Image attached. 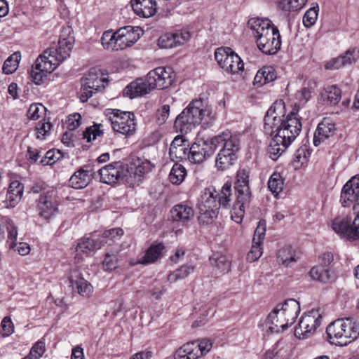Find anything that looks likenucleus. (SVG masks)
Masks as SVG:
<instances>
[{
	"instance_id": "nucleus-43",
	"label": "nucleus",
	"mask_w": 359,
	"mask_h": 359,
	"mask_svg": "<svg viewBox=\"0 0 359 359\" xmlns=\"http://www.w3.org/2000/svg\"><path fill=\"white\" fill-rule=\"evenodd\" d=\"M136 172H134V170L128 165L123 164V175H122V180L121 182L126 184H128L129 187H134L135 185H139L140 182H142V179H137L136 177Z\"/></svg>"
},
{
	"instance_id": "nucleus-57",
	"label": "nucleus",
	"mask_w": 359,
	"mask_h": 359,
	"mask_svg": "<svg viewBox=\"0 0 359 359\" xmlns=\"http://www.w3.org/2000/svg\"><path fill=\"white\" fill-rule=\"evenodd\" d=\"M95 241L89 238H83L81 239L76 246V252L78 253H88L94 250L95 248Z\"/></svg>"
},
{
	"instance_id": "nucleus-31",
	"label": "nucleus",
	"mask_w": 359,
	"mask_h": 359,
	"mask_svg": "<svg viewBox=\"0 0 359 359\" xmlns=\"http://www.w3.org/2000/svg\"><path fill=\"white\" fill-rule=\"evenodd\" d=\"M172 219L174 221L187 222L193 218L194 211L192 207L187 204H177L170 211Z\"/></svg>"
},
{
	"instance_id": "nucleus-9",
	"label": "nucleus",
	"mask_w": 359,
	"mask_h": 359,
	"mask_svg": "<svg viewBox=\"0 0 359 359\" xmlns=\"http://www.w3.org/2000/svg\"><path fill=\"white\" fill-rule=\"evenodd\" d=\"M212 342L207 339L184 344L175 354V359H198L212 348Z\"/></svg>"
},
{
	"instance_id": "nucleus-11",
	"label": "nucleus",
	"mask_w": 359,
	"mask_h": 359,
	"mask_svg": "<svg viewBox=\"0 0 359 359\" xmlns=\"http://www.w3.org/2000/svg\"><path fill=\"white\" fill-rule=\"evenodd\" d=\"M301 118L297 115L294 109L284 118L282 130L277 135H280L286 141L292 143L299 135L302 125Z\"/></svg>"
},
{
	"instance_id": "nucleus-6",
	"label": "nucleus",
	"mask_w": 359,
	"mask_h": 359,
	"mask_svg": "<svg viewBox=\"0 0 359 359\" xmlns=\"http://www.w3.org/2000/svg\"><path fill=\"white\" fill-rule=\"evenodd\" d=\"M107 79L103 76L100 70L95 68L90 69L83 78L81 89L80 100L85 102L91 97L93 93L104 89Z\"/></svg>"
},
{
	"instance_id": "nucleus-4",
	"label": "nucleus",
	"mask_w": 359,
	"mask_h": 359,
	"mask_svg": "<svg viewBox=\"0 0 359 359\" xmlns=\"http://www.w3.org/2000/svg\"><path fill=\"white\" fill-rule=\"evenodd\" d=\"M234 189L236 194V201L233 205V210L238 215V217H243L245 206L250 203L252 197L249 186V172L246 170L242 169L237 172Z\"/></svg>"
},
{
	"instance_id": "nucleus-60",
	"label": "nucleus",
	"mask_w": 359,
	"mask_h": 359,
	"mask_svg": "<svg viewBox=\"0 0 359 359\" xmlns=\"http://www.w3.org/2000/svg\"><path fill=\"white\" fill-rule=\"evenodd\" d=\"M45 350V343L42 341H38L31 348L28 358L31 359H38L42 356Z\"/></svg>"
},
{
	"instance_id": "nucleus-2",
	"label": "nucleus",
	"mask_w": 359,
	"mask_h": 359,
	"mask_svg": "<svg viewBox=\"0 0 359 359\" xmlns=\"http://www.w3.org/2000/svg\"><path fill=\"white\" fill-rule=\"evenodd\" d=\"M210 114L211 109L205 104L202 99L194 100L177 116L174 128L177 132L187 134L203 119H210Z\"/></svg>"
},
{
	"instance_id": "nucleus-33",
	"label": "nucleus",
	"mask_w": 359,
	"mask_h": 359,
	"mask_svg": "<svg viewBox=\"0 0 359 359\" xmlns=\"http://www.w3.org/2000/svg\"><path fill=\"white\" fill-rule=\"evenodd\" d=\"M59 64L48 55V51L46 50L39 56L34 63L36 69L43 71L47 75L50 74Z\"/></svg>"
},
{
	"instance_id": "nucleus-29",
	"label": "nucleus",
	"mask_w": 359,
	"mask_h": 359,
	"mask_svg": "<svg viewBox=\"0 0 359 359\" xmlns=\"http://www.w3.org/2000/svg\"><path fill=\"white\" fill-rule=\"evenodd\" d=\"M24 191L23 184L18 180L11 182L8 188L6 202L7 207L14 208L21 200Z\"/></svg>"
},
{
	"instance_id": "nucleus-41",
	"label": "nucleus",
	"mask_w": 359,
	"mask_h": 359,
	"mask_svg": "<svg viewBox=\"0 0 359 359\" xmlns=\"http://www.w3.org/2000/svg\"><path fill=\"white\" fill-rule=\"evenodd\" d=\"M72 34L73 30L71 27H67L62 29L58 41V45L60 46V48L66 50V49L69 48V51L72 50L74 43V36Z\"/></svg>"
},
{
	"instance_id": "nucleus-12",
	"label": "nucleus",
	"mask_w": 359,
	"mask_h": 359,
	"mask_svg": "<svg viewBox=\"0 0 359 359\" xmlns=\"http://www.w3.org/2000/svg\"><path fill=\"white\" fill-rule=\"evenodd\" d=\"M212 144L215 150L222 147L220 150L231 154H237L240 149V139L236 135H233L229 130L223 131L221 134L212 137Z\"/></svg>"
},
{
	"instance_id": "nucleus-32",
	"label": "nucleus",
	"mask_w": 359,
	"mask_h": 359,
	"mask_svg": "<svg viewBox=\"0 0 359 359\" xmlns=\"http://www.w3.org/2000/svg\"><path fill=\"white\" fill-rule=\"evenodd\" d=\"M164 245L161 243H154L145 252L144 255L139 258L137 263L142 264H149L154 263L161 257Z\"/></svg>"
},
{
	"instance_id": "nucleus-1",
	"label": "nucleus",
	"mask_w": 359,
	"mask_h": 359,
	"mask_svg": "<svg viewBox=\"0 0 359 359\" xmlns=\"http://www.w3.org/2000/svg\"><path fill=\"white\" fill-rule=\"evenodd\" d=\"M326 333L332 344L347 346L359 337V321L354 316L337 319L327 327Z\"/></svg>"
},
{
	"instance_id": "nucleus-37",
	"label": "nucleus",
	"mask_w": 359,
	"mask_h": 359,
	"mask_svg": "<svg viewBox=\"0 0 359 359\" xmlns=\"http://www.w3.org/2000/svg\"><path fill=\"white\" fill-rule=\"evenodd\" d=\"M222 69L226 72L234 74L243 70L244 63L241 58L236 53L233 52L224 64Z\"/></svg>"
},
{
	"instance_id": "nucleus-63",
	"label": "nucleus",
	"mask_w": 359,
	"mask_h": 359,
	"mask_svg": "<svg viewBox=\"0 0 359 359\" xmlns=\"http://www.w3.org/2000/svg\"><path fill=\"white\" fill-rule=\"evenodd\" d=\"M51 189H55L52 187H49L44 182H37L32 187L31 191L34 194L41 193V195H47V192L50 191Z\"/></svg>"
},
{
	"instance_id": "nucleus-16",
	"label": "nucleus",
	"mask_w": 359,
	"mask_h": 359,
	"mask_svg": "<svg viewBox=\"0 0 359 359\" xmlns=\"http://www.w3.org/2000/svg\"><path fill=\"white\" fill-rule=\"evenodd\" d=\"M191 38V33L186 29L176 30L161 35L158 39V46L161 48H172L184 44Z\"/></svg>"
},
{
	"instance_id": "nucleus-10",
	"label": "nucleus",
	"mask_w": 359,
	"mask_h": 359,
	"mask_svg": "<svg viewBox=\"0 0 359 359\" xmlns=\"http://www.w3.org/2000/svg\"><path fill=\"white\" fill-rule=\"evenodd\" d=\"M215 151L212 138L210 141L201 139L194 142L188 149L186 158L191 163L200 164L209 158Z\"/></svg>"
},
{
	"instance_id": "nucleus-19",
	"label": "nucleus",
	"mask_w": 359,
	"mask_h": 359,
	"mask_svg": "<svg viewBox=\"0 0 359 359\" xmlns=\"http://www.w3.org/2000/svg\"><path fill=\"white\" fill-rule=\"evenodd\" d=\"M140 31L138 27L126 26L118 29L116 31V37L118 43H119L121 50L133 46L140 39Z\"/></svg>"
},
{
	"instance_id": "nucleus-5",
	"label": "nucleus",
	"mask_w": 359,
	"mask_h": 359,
	"mask_svg": "<svg viewBox=\"0 0 359 359\" xmlns=\"http://www.w3.org/2000/svg\"><path fill=\"white\" fill-rule=\"evenodd\" d=\"M106 116L114 132L126 136H130L135 133L136 123L133 113L117 109H107Z\"/></svg>"
},
{
	"instance_id": "nucleus-17",
	"label": "nucleus",
	"mask_w": 359,
	"mask_h": 359,
	"mask_svg": "<svg viewBox=\"0 0 359 359\" xmlns=\"http://www.w3.org/2000/svg\"><path fill=\"white\" fill-rule=\"evenodd\" d=\"M147 76L154 89L167 88L172 82V70L169 67H158L151 70Z\"/></svg>"
},
{
	"instance_id": "nucleus-48",
	"label": "nucleus",
	"mask_w": 359,
	"mask_h": 359,
	"mask_svg": "<svg viewBox=\"0 0 359 359\" xmlns=\"http://www.w3.org/2000/svg\"><path fill=\"white\" fill-rule=\"evenodd\" d=\"M276 78V74L273 68L271 67H265L258 71L255 80L257 82H262V79H263V83H266L274 81Z\"/></svg>"
},
{
	"instance_id": "nucleus-24",
	"label": "nucleus",
	"mask_w": 359,
	"mask_h": 359,
	"mask_svg": "<svg viewBox=\"0 0 359 359\" xmlns=\"http://www.w3.org/2000/svg\"><path fill=\"white\" fill-rule=\"evenodd\" d=\"M311 278L323 284H330L337 280V271L332 268L315 266L309 271Z\"/></svg>"
},
{
	"instance_id": "nucleus-61",
	"label": "nucleus",
	"mask_w": 359,
	"mask_h": 359,
	"mask_svg": "<svg viewBox=\"0 0 359 359\" xmlns=\"http://www.w3.org/2000/svg\"><path fill=\"white\" fill-rule=\"evenodd\" d=\"M105 271H112L118 266V258L116 255L107 254L102 262Z\"/></svg>"
},
{
	"instance_id": "nucleus-54",
	"label": "nucleus",
	"mask_w": 359,
	"mask_h": 359,
	"mask_svg": "<svg viewBox=\"0 0 359 359\" xmlns=\"http://www.w3.org/2000/svg\"><path fill=\"white\" fill-rule=\"evenodd\" d=\"M233 52L229 47H221L215 50V58L222 68Z\"/></svg>"
},
{
	"instance_id": "nucleus-40",
	"label": "nucleus",
	"mask_w": 359,
	"mask_h": 359,
	"mask_svg": "<svg viewBox=\"0 0 359 359\" xmlns=\"http://www.w3.org/2000/svg\"><path fill=\"white\" fill-rule=\"evenodd\" d=\"M130 167L136 172V177L143 180L144 175L150 172L153 166L149 161L137 158L133 160Z\"/></svg>"
},
{
	"instance_id": "nucleus-39",
	"label": "nucleus",
	"mask_w": 359,
	"mask_h": 359,
	"mask_svg": "<svg viewBox=\"0 0 359 359\" xmlns=\"http://www.w3.org/2000/svg\"><path fill=\"white\" fill-rule=\"evenodd\" d=\"M186 140L182 136H177L174 138L170 147V153L174 154L177 158H186V151L188 150L189 145H186Z\"/></svg>"
},
{
	"instance_id": "nucleus-45",
	"label": "nucleus",
	"mask_w": 359,
	"mask_h": 359,
	"mask_svg": "<svg viewBox=\"0 0 359 359\" xmlns=\"http://www.w3.org/2000/svg\"><path fill=\"white\" fill-rule=\"evenodd\" d=\"M21 55L18 52H15L9 56L4 62L2 67L3 72L6 74L13 73L18 67Z\"/></svg>"
},
{
	"instance_id": "nucleus-36",
	"label": "nucleus",
	"mask_w": 359,
	"mask_h": 359,
	"mask_svg": "<svg viewBox=\"0 0 359 359\" xmlns=\"http://www.w3.org/2000/svg\"><path fill=\"white\" fill-rule=\"evenodd\" d=\"M299 303L294 299H288L283 304H278L269 314H278L280 311L287 314H299Z\"/></svg>"
},
{
	"instance_id": "nucleus-49",
	"label": "nucleus",
	"mask_w": 359,
	"mask_h": 359,
	"mask_svg": "<svg viewBox=\"0 0 359 359\" xmlns=\"http://www.w3.org/2000/svg\"><path fill=\"white\" fill-rule=\"evenodd\" d=\"M195 267L192 264H185L182 266L180 269L174 271L173 273L169 276V280L171 281H176L178 279H184L190 274L193 273Z\"/></svg>"
},
{
	"instance_id": "nucleus-18",
	"label": "nucleus",
	"mask_w": 359,
	"mask_h": 359,
	"mask_svg": "<svg viewBox=\"0 0 359 359\" xmlns=\"http://www.w3.org/2000/svg\"><path fill=\"white\" fill-rule=\"evenodd\" d=\"M123 163L116 161L100 168L97 175L102 183L111 184L122 180Z\"/></svg>"
},
{
	"instance_id": "nucleus-8",
	"label": "nucleus",
	"mask_w": 359,
	"mask_h": 359,
	"mask_svg": "<svg viewBox=\"0 0 359 359\" xmlns=\"http://www.w3.org/2000/svg\"><path fill=\"white\" fill-rule=\"evenodd\" d=\"M332 229L341 238L348 241L359 239V213L354 219L349 217H338L332 221Z\"/></svg>"
},
{
	"instance_id": "nucleus-58",
	"label": "nucleus",
	"mask_w": 359,
	"mask_h": 359,
	"mask_svg": "<svg viewBox=\"0 0 359 359\" xmlns=\"http://www.w3.org/2000/svg\"><path fill=\"white\" fill-rule=\"evenodd\" d=\"M308 0H290L288 1H281L280 6L285 11H296L302 8Z\"/></svg>"
},
{
	"instance_id": "nucleus-38",
	"label": "nucleus",
	"mask_w": 359,
	"mask_h": 359,
	"mask_svg": "<svg viewBox=\"0 0 359 359\" xmlns=\"http://www.w3.org/2000/svg\"><path fill=\"white\" fill-rule=\"evenodd\" d=\"M101 43L103 48L107 50H121L119 43H118L116 32H114L112 30L104 32L101 37Z\"/></svg>"
},
{
	"instance_id": "nucleus-52",
	"label": "nucleus",
	"mask_w": 359,
	"mask_h": 359,
	"mask_svg": "<svg viewBox=\"0 0 359 359\" xmlns=\"http://www.w3.org/2000/svg\"><path fill=\"white\" fill-rule=\"evenodd\" d=\"M278 260L283 265L289 266L292 262L296 261L294 255L290 247H285L280 249L278 253Z\"/></svg>"
},
{
	"instance_id": "nucleus-46",
	"label": "nucleus",
	"mask_w": 359,
	"mask_h": 359,
	"mask_svg": "<svg viewBox=\"0 0 359 359\" xmlns=\"http://www.w3.org/2000/svg\"><path fill=\"white\" fill-rule=\"evenodd\" d=\"M217 194V201L219 203V206H222L225 208L230 207L232 196L231 183L226 182L222 186L220 193Z\"/></svg>"
},
{
	"instance_id": "nucleus-23",
	"label": "nucleus",
	"mask_w": 359,
	"mask_h": 359,
	"mask_svg": "<svg viewBox=\"0 0 359 359\" xmlns=\"http://www.w3.org/2000/svg\"><path fill=\"white\" fill-rule=\"evenodd\" d=\"M297 317H292L291 320L286 319L285 316H267L265 327L271 333L283 332L292 325Z\"/></svg>"
},
{
	"instance_id": "nucleus-26",
	"label": "nucleus",
	"mask_w": 359,
	"mask_h": 359,
	"mask_svg": "<svg viewBox=\"0 0 359 359\" xmlns=\"http://www.w3.org/2000/svg\"><path fill=\"white\" fill-rule=\"evenodd\" d=\"M69 283L73 290H76L77 292L83 297H89L93 292L91 284L81 276L77 271L72 272L69 276Z\"/></svg>"
},
{
	"instance_id": "nucleus-50",
	"label": "nucleus",
	"mask_w": 359,
	"mask_h": 359,
	"mask_svg": "<svg viewBox=\"0 0 359 359\" xmlns=\"http://www.w3.org/2000/svg\"><path fill=\"white\" fill-rule=\"evenodd\" d=\"M46 50L48 51V55L53 58L55 62H57V63H60L69 57L71 52L69 51V48L66 50L60 48V45L57 47L49 48Z\"/></svg>"
},
{
	"instance_id": "nucleus-27",
	"label": "nucleus",
	"mask_w": 359,
	"mask_h": 359,
	"mask_svg": "<svg viewBox=\"0 0 359 359\" xmlns=\"http://www.w3.org/2000/svg\"><path fill=\"white\" fill-rule=\"evenodd\" d=\"M290 141L285 140L280 135L276 134L268 147V154L273 161H276L290 145Z\"/></svg>"
},
{
	"instance_id": "nucleus-62",
	"label": "nucleus",
	"mask_w": 359,
	"mask_h": 359,
	"mask_svg": "<svg viewBox=\"0 0 359 359\" xmlns=\"http://www.w3.org/2000/svg\"><path fill=\"white\" fill-rule=\"evenodd\" d=\"M306 85L301 90V99L306 102L311 97V94L316 87V83L313 81H309Z\"/></svg>"
},
{
	"instance_id": "nucleus-34",
	"label": "nucleus",
	"mask_w": 359,
	"mask_h": 359,
	"mask_svg": "<svg viewBox=\"0 0 359 359\" xmlns=\"http://www.w3.org/2000/svg\"><path fill=\"white\" fill-rule=\"evenodd\" d=\"M237 154H231L220 150L217 155L215 160V167L219 171H224L230 168L237 160Z\"/></svg>"
},
{
	"instance_id": "nucleus-44",
	"label": "nucleus",
	"mask_w": 359,
	"mask_h": 359,
	"mask_svg": "<svg viewBox=\"0 0 359 359\" xmlns=\"http://www.w3.org/2000/svg\"><path fill=\"white\" fill-rule=\"evenodd\" d=\"M284 186V180L279 172H273L269 181L268 187L274 196H277L283 191Z\"/></svg>"
},
{
	"instance_id": "nucleus-3",
	"label": "nucleus",
	"mask_w": 359,
	"mask_h": 359,
	"mask_svg": "<svg viewBox=\"0 0 359 359\" xmlns=\"http://www.w3.org/2000/svg\"><path fill=\"white\" fill-rule=\"evenodd\" d=\"M217 197L213 187H207L201 191L197 203L199 211L198 219L201 224H210L217 217L220 208Z\"/></svg>"
},
{
	"instance_id": "nucleus-25",
	"label": "nucleus",
	"mask_w": 359,
	"mask_h": 359,
	"mask_svg": "<svg viewBox=\"0 0 359 359\" xmlns=\"http://www.w3.org/2000/svg\"><path fill=\"white\" fill-rule=\"evenodd\" d=\"M248 25L252 31L256 42L266 35V31L272 32L275 27L269 19L251 18L248 20Z\"/></svg>"
},
{
	"instance_id": "nucleus-20",
	"label": "nucleus",
	"mask_w": 359,
	"mask_h": 359,
	"mask_svg": "<svg viewBox=\"0 0 359 359\" xmlns=\"http://www.w3.org/2000/svg\"><path fill=\"white\" fill-rule=\"evenodd\" d=\"M336 127L334 123L327 117L323 118L318 123L314 133L313 144L318 146L321 142L334 135Z\"/></svg>"
},
{
	"instance_id": "nucleus-47",
	"label": "nucleus",
	"mask_w": 359,
	"mask_h": 359,
	"mask_svg": "<svg viewBox=\"0 0 359 359\" xmlns=\"http://www.w3.org/2000/svg\"><path fill=\"white\" fill-rule=\"evenodd\" d=\"M210 263L221 271H228L230 269V261L226 256L216 253L210 257Z\"/></svg>"
},
{
	"instance_id": "nucleus-55",
	"label": "nucleus",
	"mask_w": 359,
	"mask_h": 359,
	"mask_svg": "<svg viewBox=\"0 0 359 359\" xmlns=\"http://www.w3.org/2000/svg\"><path fill=\"white\" fill-rule=\"evenodd\" d=\"M102 124H94L93 126L87 128L83 133V138L90 142L96 139L97 136L103 135V130L101 129Z\"/></svg>"
},
{
	"instance_id": "nucleus-15",
	"label": "nucleus",
	"mask_w": 359,
	"mask_h": 359,
	"mask_svg": "<svg viewBox=\"0 0 359 359\" xmlns=\"http://www.w3.org/2000/svg\"><path fill=\"white\" fill-rule=\"evenodd\" d=\"M322 316H302L298 325L294 329V335L299 339L312 336L321 323Z\"/></svg>"
},
{
	"instance_id": "nucleus-64",
	"label": "nucleus",
	"mask_w": 359,
	"mask_h": 359,
	"mask_svg": "<svg viewBox=\"0 0 359 359\" xmlns=\"http://www.w3.org/2000/svg\"><path fill=\"white\" fill-rule=\"evenodd\" d=\"M1 325L4 336L8 337L13 332L14 325L11 318L8 316L4 317V318L1 321Z\"/></svg>"
},
{
	"instance_id": "nucleus-51",
	"label": "nucleus",
	"mask_w": 359,
	"mask_h": 359,
	"mask_svg": "<svg viewBox=\"0 0 359 359\" xmlns=\"http://www.w3.org/2000/svg\"><path fill=\"white\" fill-rule=\"evenodd\" d=\"M318 11L319 8L317 4L306 11L303 17V25L306 27L309 28L316 23L318 16Z\"/></svg>"
},
{
	"instance_id": "nucleus-59",
	"label": "nucleus",
	"mask_w": 359,
	"mask_h": 359,
	"mask_svg": "<svg viewBox=\"0 0 359 359\" xmlns=\"http://www.w3.org/2000/svg\"><path fill=\"white\" fill-rule=\"evenodd\" d=\"M46 110V108L41 104H32L29 107L27 116L28 118L32 120H36L40 118L41 114H43Z\"/></svg>"
},
{
	"instance_id": "nucleus-7",
	"label": "nucleus",
	"mask_w": 359,
	"mask_h": 359,
	"mask_svg": "<svg viewBox=\"0 0 359 359\" xmlns=\"http://www.w3.org/2000/svg\"><path fill=\"white\" fill-rule=\"evenodd\" d=\"M284 109L285 105L281 102L273 103L268 109L264 118V132L266 135L272 136L282 130L285 118Z\"/></svg>"
},
{
	"instance_id": "nucleus-56",
	"label": "nucleus",
	"mask_w": 359,
	"mask_h": 359,
	"mask_svg": "<svg viewBox=\"0 0 359 359\" xmlns=\"http://www.w3.org/2000/svg\"><path fill=\"white\" fill-rule=\"evenodd\" d=\"M52 127L53 125L50 121H46L45 120L39 121L36 127V138L44 140L49 134Z\"/></svg>"
},
{
	"instance_id": "nucleus-14",
	"label": "nucleus",
	"mask_w": 359,
	"mask_h": 359,
	"mask_svg": "<svg viewBox=\"0 0 359 359\" xmlns=\"http://www.w3.org/2000/svg\"><path fill=\"white\" fill-rule=\"evenodd\" d=\"M258 48L266 55H274L280 48L281 36L278 27H273L272 32L266 31L265 36L256 42Z\"/></svg>"
},
{
	"instance_id": "nucleus-21",
	"label": "nucleus",
	"mask_w": 359,
	"mask_h": 359,
	"mask_svg": "<svg viewBox=\"0 0 359 359\" xmlns=\"http://www.w3.org/2000/svg\"><path fill=\"white\" fill-rule=\"evenodd\" d=\"M152 90L154 88L147 76L145 79L140 78L130 83L125 88L123 93L130 98H134L147 94Z\"/></svg>"
},
{
	"instance_id": "nucleus-35",
	"label": "nucleus",
	"mask_w": 359,
	"mask_h": 359,
	"mask_svg": "<svg viewBox=\"0 0 359 359\" xmlns=\"http://www.w3.org/2000/svg\"><path fill=\"white\" fill-rule=\"evenodd\" d=\"M354 50H348L342 56L334 58L325 65L327 69H338L345 65H351L355 61Z\"/></svg>"
},
{
	"instance_id": "nucleus-13",
	"label": "nucleus",
	"mask_w": 359,
	"mask_h": 359,
	"mask_svg": "<svg viewBox=\"0 0 359 359\" xmlns=\"http://www.w3.org/2000/svg\"><path fill=\"white\" fill-rule=\"evenodd\" d=\"M56 195L55 189L48 191L47 195H40L37 200V210L40 217L48 219L57 212L58 204Z\"/></svg>"
},
{
	"instance_id": "nucleus-28",
	"label": "nucleus",
	"mask_w": 359,
	"mask_h": 359,
	"mask_svg": "<svg viewBox=\"0 0 359 359\" xmlns=\"http://www.w3.org/2000/svg\"><path fill=\"white\" fill-rule=\"evenodd\" d=\"M89 165H86L76 171L70 177L69 184L71 187L76 189H83L88 186L90 182V176L88 170Z\"/></svg>"
},
{
	"instance_id": "nucleus-30",
	"label": "nucleus",
	"mask_w": 359,
	"mask_h": 359,
	"mask_svg": "<svg viewBox=\"0 0 359 359\" xmlns=\"http://www.w3.org/2000/svg\"><path fill=\"white\" fill-rule=\"evenodd\" d=\"M341 98V90L335 85L327 86L320 92V101L327 105L334 106Z\"/></svg>"
},
{
	"instance_id": "nucleus-42",
	"label": "nucleus",
	"mask_w": 359,
	"mask_h": 359,
	"mask_svg": "<svg viewBox=\"0 0 359 359\" xmlns=\"http://www.w3.org/2000/svg\"><path fill=\"white\" fill-rule=\"evenodd\" d=\"M187 175L184 167L180 163H175L169 174V180L173 184H180Z\"/></svg>"
},
{
	"instance_id": "nucleus-22",
	"label": "nucleus",
	"mask_w": 359,
	"mask_h": 359,
	"mask_svg": "<svg viewBox=\"0 0 359 359\" xmlns=\"http://www.w3.org/2000/svg\"><path fill=\"white\" fill-rule=\"evenodd\" d=\"M130 4L134 13L141 18H150L157 11L156 0H131Z\"/></svg>"
},
{
	"instance_id": "nucleus-53",
	"label": "nucleus",
	"mask_w": 359,
	"mask_h": 359,
	"mask_svg": "<svg viewBox=\"0 0 359 359\" xmlns=\"http://www.w3.org/2000/svg\"><path fill=\"white\" fill-rule=\"evenodd\" d=\"M262 243L257 242V238H253L251 250L247 254L246 259L250 262L257 261L262 255Z\"/></svg>"
}]
</instances>
